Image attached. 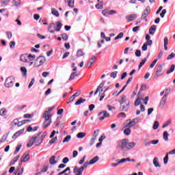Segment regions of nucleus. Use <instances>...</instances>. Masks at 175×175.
Wrapping results in <instances>:
<instances>
[{"label": "nucleus", "mask_w": 175, "mask_h": 175, "mask_svg": "<svg viewBox=\"0 0 175 175\" xmlns=\"http://www.w3.org/2000/svg\"><path fill=\"white\" fill-rule=\"evenodd\" d=\"M164 73L165 71H163V67H162V66L159 64L156 69V73L154 76V79H157V77L163 76Z\"/></svg>", "instance_id": "nucleus-4"}, {"label": "nucleus", "mask_w": 175, "mask_h": 175, "mask_svg": "<svg viewBox=\"0 0 175 175\" xmlns=\"http://www.w3.org/2000/svg\"><path fill=\"white\" fill-rule=\"evenodd\" d=\"M174 57H175V53H172L167 57V60L169 61L170 59H173V58H174Z\"/></svg>", "instance_id": "nucleus-49"}, {"label": "nucleus", "mask_w": 175, "mask_h": 175, "mask_svg": "<svg viewBox=\"0 0 175 175\" xmlns=\"http://www.w3.org/2000/svg\"><path fill=\"white\" fill-rule=\"evenodd\" d=\"M106 84V81H103L100 84L98 85V87L96 88L94 95H96L98 94V91H100V92H103V87Z\"/></svg>", "instance_id": "nucleus-11"}, {"label": "nucleus", "mask_w": 175, "mask_h": 175, "mask_svg": "<svg viewBox=\"0 0 175 175\" xmlns=\"http://www.w3.org/2000/svg\"><path fill=\"white\" fill-rule=\"evenodd\" d=\"M96 59V57L93 56L92 58L90 59V60L88 61L86 67L87 68H90L91 66H92V65H94V62H95V60Z\"/></svg>", "instance_id": "nucleus-15"}, {"label": "nucleus", "mask_w": 175, "mask_h": 175, "mask_svg": "<svg viewBox=\"0 0 175 175\" xmlns=\"http://www.w3.org/2000/svg\"><path fill=\"white\" fill-rule=\"evenodd\" d=\"M14 46H16V42L11 41L10 42V49H14Z\"/></svg>", "instance_id": "nucleus-60"}, {"label": "nucleus", "mask_w": 175, "mask_h": 175, "mask_svg": "<svg viewBox=\"0 0 175 175\" xmlns=\"http://www.w3.org/2000/svg\"><path fill=\"white\" fill-rule=\"evenodd\" d=\"M146 90H147V85H142L139 93L140 94V92H142V91H146Z\"/></svg>", "instance_id": "nucleus-54"}, {"label": "nucleus", "mask_w": 175, "mask_h": 175, "mask_svg": "<svg viewBox=\"0 0 175 175\" xmlns=\"http://www.w3.org/2000/svg\"><path fill=\"white\" fill-rule=\"evenodd\" d=\"M136 146L135 142H127V151L132 150Z\"/></svg>", "instance_id": "nucleus-21"}, {"label": "nucleus", "mask_w": 175, "mask_h": 175, "mask_svg": "<svg viewBox=\"0 0 175 175\" xmlns=\"http://www.w3.org/2000/svg\"><path fill=\"white\" fill-rule=\"evenodd\" d=\"M146 62H147V59L146 58L143 59L138 66V69L140 70L142 66H143V65H144Z\"/></svg>", "instance_id": "nucleus-41"}, {"label": "nucleus", "mask_w": 175, "mask_h": 175, "mask_svg": "<svg viewBox=\"0 0 175 175\" xmlns=\"http://www.w3.org/2000/svg\"><path fill=\"white\" fill-rule=\"evenodd\" d=\"M135 55H136V57H142V51H140V50L137 49L135 51Z\"/></svg>", "instance_id": "nucleus-57"}, {"label": "nucleus", "mask_w": 175, "mask_h": 175, "mask_svg": "<svg viewBox=\"0 0 175 175\" xmlns=\"http://www.w3.org/2000/svg\"><path fill=\"white\" fill-rule=\"evenodd\" d=\"M165 14H166V10L165 9L163 10L161 13L160 14L161 18H163V17H165Z\"/></svg>", "instance_id": "nucleus-62"}, {"label": "nucleus", "mask_w": 175, "mask_h": 175, "mask_svg": "<svg viewBox=\"0 0 175 175\" xmlns=\"http://www.w3.org/2000/svg\"><path fill=\"white\" fill-rule=\"evenodd\" d=\"M107 91H109V88L105 89L101 94H100V92L99 93L100 102H102V100H103V98L106 96V95L105 94V92H107Z\"/></svg>", "instance_id": "nucleus-26"}, {"label": "nucleus", "mask_w": 175, "mask_h": 175, "mask_svg": "<svg viewBox=\"0 0 175 175\" xmlns=\"http://www.w3.org/2000/svg\"><path fill=\"white\" fill-rule=\"evenodd\" d=\"M55 23H52L49 25V27H48V31L51 33H54L55 32Z\"/></svg>", "instance_id": "nucleus-14"}, {"label": "nucleus", "mask_w": 175, "mask_h": 175, "mask_svg": "<svg viewBox=\"0 0 175 175\" xmlns=\"http://www.w3.org/2000/svg\"><path fill=\"white\" fill-rule=\"evenodd\" d=\"M37 137H32L27 143V147H32L33 144H35V140H36Z\"/></svg>", "instance_id": "nucleus-16"}, {"label": "nucleus", "mask_w": 175, "mask_h": 175, "mask_svg": "<svg viewBox=\"0 0 175 175\" xmlns=\"http://www.w3.org/2000/svg\"><path fill=\"white\" fill-rule=\"evenodd\" d=\"M62 36V39H63V40H68V39H69V36H68V34H66V33H64L62 34H61Z\"/></svg>", "instance_id": "nucleus-43"}, {"label": "nucleus", "mask_w": 175, "mask_h": 175, "mask_svg": "<svg viewBox=\"0 0 175 175\" xmlns=\"http://www.w3.org/2000/svg\"><path fill=\"white\" fill-rule=\"evenodd\" d=\"M85 136H87V133H79L77 135V137L78 139H83V137H85Z\"/></svg>", "instance_id": "nucleus-39"}, {"label": "nucleus", "mask_w": 175, "mask_h": 175, "mask_svg": "<svg viewBox=\"0 0 175 175\" xmlns=\"http://www.w3.org/2000/svg\"><path fill=\"white\" fill-rule=\"evenodd\" d=\"M153 165H154L155 167H161V165L159 164V162L158 161V158L157 157L154 158Z\"/></svg>", "instance_id": "nucleus-30"}, {"label": "nucleus", "mask_w": 175, "mask_h": 175, "mask_svg": "<svg viewBox=\"0 0 175 175\" xmlns=\"http://www.w3.org/2000/svg\"><path fill=\"white\" fill-rule=\"evenodd\" d=\"M7 113H8V111H6V109H5V108H2L0 110V116H1V117H5V116H6Z\"/></svg>", "instance_id": "nucleus-38"}, {"label": "nucleus", "mask_w": 175, "mask_h": 175, "mask_svg": "<svg viewBox=\"0 0 175 175\" xmlns=\"http://www.w3.org/2000/svg\"><path fill=\"white\" fill-rule=\"evenodd\" d=\"M138 122H140L139 118H135L133 119L131 121H130L127 124V125L124 126V128H128V126H129V128H132V126H135V125H136V124H137Z\"/></svg>", "instance_id": "nucleus-7"}, {"label": "nucleus", "mask_w": 175, "mask_h": 175, "mask_svg": "<svg viewBox=\"0 0 175 175\" xmlns=\"http://www.w3.org/2000/svg\"><path fill=\"white\" fill-rule=\"evenodd\" d=\"M124 133L126 136H129V135H131V129L130 128H126V129H124Z\"/></svg>", "instance_id": "nucleus-45"}, {"label": "nucleus", "mask_w": 175, "mask_h": 175, "mask_svg": "<svg viewBox=\"0 0 175 175\" xmlns=\"http://www.w3.org/2000/svg\"><path fill=\"white\" fill-rule=\"evenodd\" d=\"M51 117H53V115H47V112L43 113L42 114V118L44 119V121L42 124V128L45 129V128H47L51 125Z\"/></svg>", "instance_id": "nucleus-2"}, {"label": "nucleus", "mask_w": 175, "mask_h": 175, "mask_svg": "<svg viewBox=\"0 0 175 175\" xmlns=\"http://www.w3.org/2000/svg\"><path fill=\"white\" fill-rule=\"evenodd\" d=\"M6 35H7L8 39H12V36H13L11 31L6 32Z\"/></svg>", "instance_id": "nucleus-63"}, {"label": "nucleus", "mask_w": 175, "mask_h": 175, "mask_svg": "<svg viewBox=\"0 0 175 175\" xmlns=\"http://www.w3.org/2000/svg\"><path fill=\"white\" fill-rule=\"evenodd\" d=\"M158 143H159V140L154 139V140L150 141L148 142H146L145 146H150V144L156 145V144H158Z\"/></svg>", "instance_id": "nucleus-22"}, {"label": "nucleus", "mask_w": 175, "mask_h": 175, "mask_svg": "<svg viewBox=\"0 0 175 175\" xmlns=\"http://www.w3.org/2000/svg\"><path fill=\"white\" fill-rule=\"evenodd\" d=\"M96 136H93L90 140V146H92L94 143H95V140H96Z\"/></svg>", "instance_id": "nucleus-56"}, {"label": "nucleus", "mask_w": 175, "mask_h": 175, "mask_svg": "<svg viewBox=\"0 0 175 175\" xmlns=\"http://www.w3.org/2000/svg\"><path fill=\"white\" fill-rule=\"evenodd\" d=\"M129 142V139H125L121 141L120 144H119V147L123 150V151H128V142Z\"/></svg>", "instance_id": "nucleus-6"}, {"label": "nucleus", "mask_w": 175, "mask_h": 175, "mask_svg": "<svg viewBox=\"0 0 175 175\" xmlns=\"http://www.w3.org/2000/svg\"><path fill=\"white\" fill-rule=\"evenodd\" d=\"M163 139L165 142H169V133H167V131L163 132Z\"/></svg>", "instance_id": "nucleus-24"}, {"label": "nucleus", "mask_w": 175, "mask_h": 175, "mask_svg": "<svg viewBox=\"0 0 175 175\" xmlns=\"http://www.w3.org/2000/svg\"><path fill=\"white\" fill-rule=\"evenodd\" d=\"M174 69H175V65L172 64L170 68L167 71V75H170V73H172V72H174Z\"/></svg>", "instance_id": "nucleus-40"}, {"label": "nucleus", "mask_w": 175, "mask_h": 175, "mask_svg": "<svg viewBox=\"0 0 175 175\" xmlns=\"http://www.w3.org/2000/svg\"><path fill=\"white\" fill-rule=\"evenodd\" d=\"M54 109H55V106H53L52 107H50L48 109L47 111H45L44 113H46L47 116H53L51 113H50L51 112L53 111V110H54Z\"/></svg>", "instance_id": "nucleus-35"}, {"label": "nucleus", "mask_w": 175, "mask_h": 175, "mask_svg": "<svg viewBox=\"0 0 175 175\" xmlns=\"http://www.w3.org/2000/svg\"><path fill=\"white\" fill-rule=\"evenodd\" d=\"M28 58V56L27 55H21L20 59L22 62H28V60L27 59Z\"/></svg>", "instance_id": "nucleus-32"}, {"label": "nucleus", "mask_w": 175, "mask_h": 175, "mask_svg": "<svg viewBox=\"0 0 175 175\" xmlns=\"http://www.w3.org/2000/svg\"><path fill=\"white\" fill-rule=\"evenodd\" d=\"M24 118H32L33 117V115L29 114V113H26L24 115Z\"/></svg>", "instance_id": "nucleus-61"}, {"label": "nucleus", "mask_w": 175, "mask_h": 175, "mask_svg": "<svg viewBox=\"0 0 175 175\" xmlns=\"http://www.w3.org/2000/svg\"><path fill=\"white\" fill-rule=\"evenodd\" d=\"M102 114H103V116L99 118L100 121H103V120H105V118H107L110 117V114L109 113H107V111H103L99 112L98 116H102Z\"/></svg>", "instance_id": "nucleus-8"}, {"label": "nucleus", "mask_w": 175, "mask_h": 175, "mask_svg": "<svg viewBox=\"0 0 175 175\" xmlns=\"http://www.w3.org/2000/svg\"><path fill=\"white\" fill-rule=\"evenodd\" d=\"M56 25L57 29H55V31H56V32H59L61 28H62V23H61V22H56Z\"/></svg>", "instance_id": "nucleus-34"}, {"label": "nucleus", "mask_w": 175, "mask_h": 175, "mask_svg": "<svg viewBox=\"0 0 175 175\" xmlns=\"http://www.w3.org/2000/svg\"><path fill=\"white\" fill-rule=\"evenodd\" d=\"M117 73H118V71L112 72L109 76L110 77H112V79H116V77H117Z\"/></svg>", "instance_id": "nucleus-50"}, {"label": "nucleus", "mask_w": 175, "mask_h": 175, "mask_svg": "<svg viewBox=\"0 0 175 175\" xmlns=\"http://www.w3.org/2000/svg\"><path fill=\"white\" fill-rule=\"evenodd\" d=\"M14 85V77H9L6 79L5 82V87L7 88H12Z\"/></svg>", "instance_id": "nucleus-3"}, {"label": "nucleus", "mask_w": 175, "mask_h": 175, "mask_svg": "<svg viewBox=\"0 0 175 175\" xmlns=\"http://www.w3.org/2000/svg\"><path fill=\"white\" fill-rule=\"evenodd\" d=\"M70 139H72V136H70V135L66 136V137L64 139L63 143H68V142L70 140Z\"/></svg>", "instance_id": "nucleus-47"}, {"label": "nucleus", "mask_w": 175, "mask_h": 175, "mask_svg": "<svg viewBox=\"0 0 175 175\" xmlns=\"http://www.w3.org/2000/svg\"><path fill=\"white\" fill-rule=\"evenodd\" d=\"M143 100V96H142V94L138 93V97L137 98V99L135 101V106L137 107L139 106V105H142V101Z\"/></svg>", "instance_id": "nucleus-12"}, {"label": "nucleus", "mask_w": 175, "mask_h": 175, "mask_svg": "<svg viewBox=\"0 0 175 175\" xmlns=\"http://www.w3.org/2000/svg\"><path fill=\"white\" fill-rule=\"evenodd\" d=\"M88 165H91V164H90V162H85V163H84L83 166L81 167V168H83V170H84V169H87V167L88 166Z\"/></svg>", "instance_id": "nucleus-58"}, {"label": "nucleus", "mask_w": 175, "mask_h": 175, "mask_svg": "<svg viewBox=\"0 0 175 175\" xmlns=\"http://www.w3.org/2000/svg\"><path fill=\"white\" fill-rule=\"evenodd\" d=\"M51 13L53 14V16H55V17H59V12L57 11L55 8L51 9Z\"/></svg>", "instance_id": "nucleus-36"}, {"label": "nucleus", "mask_w": 175, "mask_h": 175, "mask_svg": "<svg viewBox=\"0 0 175 175\" xmlns=\"http://www.w3.org/2000/svg\"><path fill=\"white\" fill-rule=\"evenodd\" d=\"M151 12V8L150 6H147L146 9L144 10V12L142 15V20H145V18L148 16V14Z\"/></svg>", "instance_id": "nucleus-10"}, {"label": "nucleus", "mask_w": 175, "mask_h": 175, "mask_svg": "<svg viewBox=\"0 0 175 175\" xmlns=\"http://www.w3.org/2000/svg\"><path fill=\"white\" fill-rule=\"evenodd\" d=\"M20 158V156L18 155L16 157H15L10 163V166H13V165H14V163H16V162H17V161H18V159Z\"/></svg>", "instance_id": "nucleus-28"}, {"label": "nucleus", "mask_w": 175, "mask_h": 175, "mask_svg": "<svg viewBox=\"0 0 175 175\" xmlns=\"http://www.w3.org/2000/svg\"><path fill=\"white\" fill-rule=\"evenodd\" d=\"M120 105V109L122 111H129L131 106V101L125 95H122L119 100Z\"/></svg>", "instance_id": "nucleus-1"}, {"label": "nucleus", "mask_w": 175, "mask_h": 175, "mask_svg": "<svg viewBox=\"0 0 175 175\" xmlns=\"http://www.w3.org/2000/svg\"><path fill=\"white\" fill-rule=\"evenodd\" d=\"M157 62H158V59H155L152 64L150 65V68L151 69H152V68H154V66H155V64H157Z\"/></svg>", "instance_id": "nucleus-53"}, {"label": "nucleus", "mask_w": 175, "mask_h": 175, "mask_svg": "<svg viewBox=\"0 0 175 175\" xmlns=\"http://www.w3.org/2000/svg\"><path fill=\"white\" fill-rule=\"evenodd\" d=\"M40 135H42V133H39L36 135V136H34L33 137H37L35 140L36 146H40V144H42L43 143V137H40Z\"/></svg>", "instance_id": "nucleus-9"}, {"label": "nucleus", "mask_w": 175, "mask_h": 175, "mask_svg": "<svg viewBox=\"0 0 175 175\" xmlns=\"http://www.w3.org/2000/svg\"><path fill=\"white\" fill-rule=\"evenodd\" d=\"M137 17V16H136V14H132L130 16H126V19L127 20L128 23H131V21H133L134 20H135Z\"/></svg>", "instance_id": "nucleus-17"}, {"label": "nucleus", "mask_w": 175, "mask_h": 175, "mask_svg": "<svg viewBox=\"0 0 175 175\" xmlns=\"http://www.w3.org/2000/svg\"><path fill=\"white\" fill-rule=\"evenodd\" d=\"M145 44H146L147 46H151V45L152 44V40H146V42H145Z\"/></svg>", "instance_id": "nucleus-64"}, {"label": "nucleus", "mask_w": 175, "mask_h": 175, "mask_svg": "<svg viewBox=\"0 0 175 175\" xmlns=\"http://www.w3.org/2000/svg\"><path fill=\"white\" fill-rule=\"evenodd\" d=\"M157 31V26L155 25H152L149 29L150 35H154Z\"/></svg>", "instance_id": "nucleus-20"}, {"label": "nucleus", "mask_w": 175, "mask_h": 175, "mask_svg": "<svg viewBox=\"0 0 175 175\" xmlns=\"http://www.w3.org/2000/svg\"><path fill=\"white\" fill-rule=\"evenodd\" d=\"M170 124H172V121L167 120L165 123L163 124L162 128H166L167 126H169V125H170Z\"/></svg>", "instance_id": "nucleus-52"}, {"label": "nucleus", "mask_w": 175, "mask_h": 175, "mask_svg": "<svg viewBox=\"0 0 175 175\" xmlns=\"http://www.w3.org/2000/svg\"><path fill=\"white\" fill-rule=\"evenodd\" d=\"M85 55V53L81 49H79L77 51V58H80V57H83Z\"/></svg>", "instance_id": "nucleus-27"}, {"label": "nucleus", "mask_w": 175, "mask_h": 175, "mask_svg": "<svg viewBox=\"0 0 175 175\" xmlns=\"http://www.w3.org/2000/svg\"><path fill=\"white\" fill-rule=\"evenodd\" d=\"M85 98H80L75 103V106H79V105H81V103H84L85 102Z\"/></svg>", "instance_id": "nucleus-29"}, {"label": "nucleus", "mask_w": 175, "mask_h": 175, "mask_svg": "<svg viewBox=\"0 0 175 175\" xmlns=\"http://www.w3.org/2000/svg\"><path fill=\"white\" fill-rule=\"evenodd\" d=\"M166 98H167V96H163L162 97V98L161 99L160 103H159L160 107H163V106H165V105H166Z\"/></svg>", "instance_id": "nucleus-19"}, {"label": "nucleus", "mask_w": 175, "mask_h": 175, "mask_svg": "<svg viewBox=\"0 0 175 175\" xmlns=\"http://www.w3.org/2000/svg\"><path fill=\"white\" fill-rule=\"evenodd\" d=\"M21 72H22V75L24 77H27V68L25 67H21Z\"/></svg>", "instance_id": "nucleus-33"}, {"label": "nucleus", "mask_w": 175, "mask_h": 175, "mask_svg": "<svg viewBox=\"0 0 175 175\" xmlns=\"http://www.w3.org/2000/svg\"><path fill=\"white\" fill-rule=\"evenodd\" d=\"M33 84H35V78L31 79V81H30V83L28 85V88H31V87H32V85H33Z\"/></svg>", "instance_id": "nucleus-55"}, {"label": "nucleus", "mask_w": 175, "mask_h": 175, "mask_svg": "<svg viewBox=\"0 0 175 175\" xmlns=\"http://www.w3.org/2000/svg\"><path fill=\"white\" fill-rule=\"evenodd\" d=\"M14 3L17 8L21 6V0H14Z\"/></svg>", "instance_id": "nucleus-42"}, {"label": "nucleus", "mask_w": 175, "mask_h": 175, "mask_svg": "<svg viewBox=\"0 0 175 175\" xmlns=\"http://www.w3.org/2000/svg\"><path fill=\"white\" fill-rule=\"evenodd\" d=\"M23 133H24V129H21L18 131H17L16 133H14L12 136V139H17V137H18L20 135H23Z\"/></svg>", "instance_id": "nucleus-18"}, {"label": "nucleus", "mask_w": 175, "mask_h": 175, "mask_svg": "<svg viewBox=\"0 0 175 175\" xmlns=\"http://www.w3.org/2000/svg\"><path fill=\"white\" fill-rule=\"evenodd\" d=\"M167 44H169V40L167 39V37H165L164 38V49L167 51Z\"/></svg>", "instance_id": "nucleus-37"}, {"label": "nucleus", "mask_w": 175, "mask_h": 175, "mask_svg": "<svg viewBox=\"0 0 175 175\" xmlns=\"http://www.w3.org/2000/svg\"><path fill=\"white\" fill-rule=\"evenodd\" d=\"M29 157H30L29 154L28 153L23 154V155L21 159V163H23V162H28V161H29Z\"/></svg>", "instance_id": "nucleus-13"}, {"label": "nucleus", "mask_w": 175, "mask_h": 175, "mask_svg": "<svg viewBox=\"0 0 175 175\" xmlns=\"http://www.w3.org/2000/svg\"><path fill=\"white\" fill-rule=\"evenodd\" d=\"M98 161H99V157L96 156L95 157H94L90 161L89 164L94 165V163H96Z\"/></svg>", "instance_id": "nucleus-23"}, {"label": "nucleus", "mask_w": 175, "mask_h": 175, "mask_svg": "<svg viewBox=\"0 0 175 175\" xmlns=\"http://www.w3.org/2000/svg\"><path fill=\"white\" fill-rule=\"evenodd\" d=\"M96 9H103V4L101 2H100V4L97 3L96 5Z\"/></svg>", "instance_id": "nucleus-59"}, {"label": "nucleus", "mask_w": 175, "mask_h": 175, "mask_svg": "<svg viewBox=\"0 0 175 175\" xmlns=\"http://www.w3.org/2000/svg\"><path fill=\"white\" fill-rule=\"evenodd\" d=\"M49 163L50 165H55V163H57V161H55V156L53 155L49 159Z\"/></svg>", "instance_id": "nucleus-31"}, {"label": "nucleus", "mask_w": 175, "mask_h": 175, "mask_svg": "<svg viewBox=\"0 0 175 175\" xmlns=\"http://www.w3.org/2000/svg\"><path fill=\"white\" fill-rule=\"evenodd\" d=\"M153 129L157 130L158 129V128H159V122L158 121H155L153 126H152Z\"/></svg>", "instance_id": "nucleus-44"}, {"label": "nucleus", "mask_w": 175, "mask_h": 175, "mask_svg": "<svg viewBox=\"0 0 175 175\" xmlns=\"http://www.w3.org/2000/svg\"><path fill=\"white\" fill-rule=\"evenodd\" d=\"M68 6L69 8H75V0H69Z\"/></svg>", "instance_id": "nucleus-48"}, {"label": "nucleus", "mask_w": 175, "mask_h": 175, "mask_svg": "<svg viewBox=\"0 0 175 175\" xmlns=\"http://www.w3.org/2000/svg\"><path fill=\"white\" fill-rule=\"evenodd\" d=\"M122 38H124V33L120 32V33H119V35H118V36L114 38V40H118V39H122Z\"/></svg>", "instance_id": "nucleus-46"}, {"label": "nucleus", "mask_w": 175, "mask_h": 175, "mask_svg": "<svg viewBox=\"0 0 175 175\" xmlns=\"http://www.w3.org/2000/svg\"><path fill=\"white\" fill-rule=\"evenodd\" d=\"M56 140H58V137H55L52 138V139L49 141V144H51V145L54 144V143H55Z\"/></svg>", "instance_id": "nucleus-51"}, {"label": "nucleus", "mask_w": 175, "mask_h": 175, "mask_svg": "<svg viewBox=\"0 0 175 175\" xmlns=\"http://www.w3.org/2000/svg\"><path fill=\"white\" fill-rule=\"evenodd\" d=\"M46 62V57L44 56H39L36 59V62L34 63L35 66L39 67L42 66L43 64Z\"/></svg>", "instance_id": "nucleus-5"}, {"label": "nucleus", "mask_w": 175, "mask_h": 175, "mask_svg": "<svg viewBox=\"0 0 175 175\" xmlns=\"http://www.w3.org/2000/svg\"><path fill=\"white\" fill-rule=\"evenodd\" d=\"M77 76H79V75H77V72H73L71 73L68 80L70 81H72V80H75V78L77 77Z\"/></svg>", "instance_id": "nucleus-25"}]
</instances>
